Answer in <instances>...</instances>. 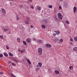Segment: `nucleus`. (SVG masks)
Masks as SVG:
<instances>
[{"instance_id":"nucleus-1","label":"nucleus","mask_w":77,"mask_h":77,"mask_svg":"<svg viewBox=\"0 0 77 77\" xmlns=\"http://www.w3.org/2000/svg\"><path fill=\"white\" fill-rule=\"evenodd\" d=\"M38 53L39 55H41L42 54V49L40 48L38 49Z\"/></svg>"},{"instance_id":"nucleus-2","label":"nucleus","mask_w":77,"mask_h":77,"mask_svg":"<svg viewBox=\"0 0 77 77\" xmlns=\"http://www.w3.org/2000/svg\"><path fill=\"white\" fill-rule=\"evenodd\" d=\"M57 16L58 18L60 19V20H62V19L63 18V16H62V14L60 13H58L57 14Z\"/></svg>"},{"instance_id":"nucleus-3","label":"nucleus","mask_w":77,"mask_h":77,"mask_svg":"<svg viewBox=\"0 0 77 77\" xmlns=\"http://www.w3.org/2000/svg\"><path fill=\"white\" fill-rule=\"evenodd\" d=\"M29 22H30V20H29V18H27L25 20V23L26 24H28Z\"/></svg>"},{"instance_id":"nucleus-4","label":"nucleus","mask_w":77,"mask_h":77,"mask_svg":"<svg viewBox=\"0 0 77 77\" xmlns=\"http://www.w3.org/2000/svg\"><path fill=\"white\" fill-rule=\"evenodd\" d=\"M42 63L41 62H38V64L37 65V67H40V68H41L42 67Z\"/></svg>"},{"instance_id":"nucleus-5","label":"nucleus","mask_w":77,"mask_h":77,"mask_svg":"<svg viewBox=\"0 0 77 77\" xmlns=\"http://www.w3.org/2000/svg\"><path fill=\"white\" fill-rule=\"evenodd\" d=\"M26 42H27L28 43H30V42H32V40H31V39L29 38H27L26 39Z\"/></svg>"},{"instance_id":"nucleus-6","label":"nucleus","mask_w":77,"mask_h":77,"mask_svg":"<svg viewBox=\"0 0 77 77\" xmlns=\"http://www.w3.org/2000/svg\"><path fill=\"white\" fill-rule=\"evenodd\" d=\"M45 47L47 48H50L51 47V45L50 44H47L45 45Z\"/></svg>"},{"instance_id":"nucleus-7","label":"nucleus","mask_w":77,"mask_h":77,"mask_svg":"<svg viewBox=\"0 0 77 77\" xmlns=\"http://www.w3.org/2000/svg\"><path fill=\"white\" fill-rule=\"evenodd\" d=\"M43 23L47 24L48 23V19H44L42 20Z\"/></svg>"},{"instance_id":"nucleus-8","label":"nucleus","mask_w":77,"mask_h":77,"mask_svg":"<svg viewBox=\"0 0 77 77\" xmlns=\"http://www.w3.org/2000/svg\"><path fill=\"white\" fill-rule=\"evenodd\" d=\"M54 32H56V34L57 35H59V34L60 33V31H59L58 30L57 31H55Z\"/></svg>"},{"instance_id":"nucleus-9","label":"nucleus","mask_w":77,"mask_h":77,"mask_svg":"<svg viewBox=\"0 0 77 77\" xmlns=\"http://www.w3.org/2000/svg\"><path fill=\"white\" fill-rule=\"evenodd\" d=\"M9 28L8 27H7L6 28H5V29L4 28V32H7V31H8V30H9Z\"/></svg>"},{"instance_id":"nucleus-10","label":"nucleus","mask_w":77,"mask_h":77,"mask_svg":"<svg viewBox=\"0 0 77 77\" xmlns=\"http://www.w3.org/2000/svg\"><path fill=\"white\" fill-rule=\"evenodd\" d=\"M1 11L4 14H5L6 13V11L4 8H2V9L1 10Z\"/></svg>"},{"instance_id":"nucleus-11","label":"nucleus","mask_w":77,"mask_h":77,"mask_svg":"<svg viewBox=\"0 0 77 77\" xmlns=\"http://www.w3.org/2000/svg\"><path fill=\"white\" fill-rule=\"evenodd\" d=\"M76 9H77V8H76V7H74L73 8V12L74 13H75V12H76Z\"/></svg>"},{"instance_id":"nucleus-12","label":"nucleus","mask_w":77,"mask_h":77,"mask_svg":"<svg viewBox=\"0 0 77 77\" xmlns=\"http://www.w3.org/2000/svg\"><path fill=\"white\" fill-rule=\"evenodd\" d=\"M4 55L6 57H8V53H4Z\"/></svg>"},{"instance_id":"nucleus-13","label":"nucleus","mask_w":77,"mask_h":77,"mask_svg":"<svg viewBox=\"0 0 77 77\" xmlns=\"http://www.w3.org/2000/svg\"><path fill=\"white\" fill-rule=\"evenodd\" d=\"M25 50L22 49V50H21L20 51V52L21 53H23L24 52H25Z\"/></svg>"},{"instance_id":"nucleus-14","label":"nucleus","mask_w":77,"mask_h":77,"mask_svg":"<svg viewBox=\"0 0 77 77\" xmlns=\"http://www.w3.org/2000/svg\"><path fill=\"white\" fill-rule=\"evenodd\" d=\"M37 8L38 10V11H40V10H41V7L37 6Z\"/></svg>"},{"instance_id":"nucleus-15","label":"nucleus","mask_w":77,"mask_h":77,"mask_svg":"<svg viewBox=\"0 0 77 77\" xmlns=\"http://www.w3.org/2000/svg\"><path fill=\"white\" fill-rule=\"evenodd\" d=\"M27 62H28V63H29V64L30 65L31 64V62H30V60H29L28 59H27Z\"/></svg>"},{"instance_id":"nucleus-16","label":"nucleus","mask_w":77,"mask_h":77,"mask_svg":"<svg viewBox=\"0 0 77 77\" xmlns=\"http://www.w3.org/2000/svg\"><path fill=\"white\" fill-rule=\"evenodd\" d=\"M55 72L56 74H59V71L57 70L55 71Z\"/></svg>"},{"instance_id":"nucleus-17","label":"nucleus","mask_w":77,"mask_h":77,"mask_svg":"<svg viewBox=\"0 0 77 77\" xmlns=\"http://www.w3.org/2000/svg\"><path fill=\"white\" fill-rule=\"evenodd\" d=\"M62 7L60 5L59 6V8H58V9L60 11L62 10Z\"/></svg>"},{"instance_id":"nucleus-18","label":"nucleus","mask_w":77,"mask_h":77,"mask_svg":"<svg viewBox=\"0 0 77 77\" xmlns=\"http://www.w3.org/2000/svg\"><path fill=\"white\" fill-rule=\"evenodd\" d=\"M73 50L74 51H77V47H75L74 48H73Z\"/></svg>"},{"instance_id":"nucleus-19","label":"nucleus","mask_w":77,"mask_h":77,"mask_svg":"<svg viewBox=\"0 0 77 77\" xmlns=\"http://www.w3.org/2000/svg\"><path fill=\"white\" fill-rule=\"evenodd\" d=\"M64 6L65 8H67L68 7V5L66 3H64Z\"/></svg>"},{"instance_id":"nucleus-20","label":"nucleus","mask_w":77,"mask_h":77,"mask_svg":"<svg viewBox=\"0 0 77 77\" xmlns=\"http://www.w3.org/2000/svg\"><path fill=\"white\" fill-rule=\"evenodd\" d=\"M42 27L43 29H45V25H42Z\"/></svg>"},{"instance_id":"nucleus-21","label":"nucleus","mask_w":77,"mask_h":77,"mask_svg":"<svg viewBox=\"0 0 77 77\" xmlns=\"http://www.w3.org/2000/svg\"><path fill=\"white\" fill-rule=\"evenodd\" d=\"M18 17H19L18 15H17L16 16L17 20V21H18V20H20V18H19Z\"/></svg>"},{"instance_id":"nucleus-22","label":"nucleus","mask_w":77,"mask_h":77,"mask_svg":"<svg viewBox=\"0 0 77 77\" xmlns=\"http://www.w3.org/2000/svg\"><path fill=\"white\" fill-rule=\"evenodd\" d=\"M38 43H41L42 42V41L41 40H38L37 41Z\"/></svg>"},{"instance_id":"nucleus-23","label":"nucleus","mask_w":77,"mask_h":77,"mask_svg":"<svg viewBox=\"0 0 77 77\" xmlns=\"http://www.w3.org/2000/svg\"><path fill=\"white\" fill-rule=\"evenodd\" d=\"M74 39L76 42H77V36H76L74 38Z\"/></svg>"},{"instance_id":"nucleus-24","label":"nucleus","mask_w":77,"mask_h":77,"mask_svg":"<svg viewBox=\"0 0 77 77\" xmlns=\"http://www.w3.org/2000/svg\"><path fill=\"white\" fill-rule=\"evenodd\" d=\"M9 54L10 56H14V55L11 52L9 53Z\"/></svg>"},{"instance_id":"nucleus-25","label":"nucleus","mask_w":77,"mask_h":77,"mask_svg":"<svg viewBox=\"0 0 77 77\" xmlns=\"http://www.w3.org/2000/svg\"><path fill=\"white\" fill-rule=\"evenodd\" d=\"M54 18L55 21H57V18L55 16L54 17Z\"/></svg>"},{"instance_id":"nucleus-26","label":"nucleus","mask_w":77,"mask_h":77,"mask_svg":"<svg viewBox=\"0 0 77 77\" xmlns=\"http://www.w3.org/2000/svg\"><path fill=\"white\" fill-rule=\"evenodd\" d=\"M23 43L24 44V45H27V43H26V42L23 41Z\"/></svg>"},{"instance_id":"nucleus-27","label":"nucleus","mask_w":77,"mask_h":77,"mask_svg":"<svg viewBox=\"0 0 77 77\" xmlns=\"http://www.w3.org/2000/svg\"><path fill=\"white\" fill-rule=\"evenodd\" d=\"M17 40L18 42H19L20 41V38H17Z\"/></svg>"},{"instance_id":"nucleus-28","label":"nucleus","mask_w":77,"mask_h":77,"mask_svg":"<svg viewBox=\"0 0 77 77\" xmlns=\"http://www.w3.org/2000/svg\"><path fill=\"white\" fill-rule=\"evenodd\" d=\"M73 66H70L69 67V68L70 69H73Z\"/></svg>"},{"instance_id":"nucleus-29","label":"nucleus","mask_w":77,"mask_h":77,"mask_svg":"<svg viewBox=\"0 0 77 77\" xmlns=\"http://www.w3.org/2000/svg\"><path fill=\"white\" fill-rule=\"evenodd\" d=\"M48 7L49 8H52L53 6L52 5H48Z\"/></svg>"},{"instance_id":"nucleus-30","label":"nucleus","mask_w":77,"mask_h":77,"mask_svg":"<svg viewBox=\"0 0 77 77\" xmlns=\"http://www.w3.org/2000/svg\"><path fill=\"white\" fill-rule=\"evenodd\" d=\"M18 59H17V58H15L14 59V61H15V62H17V61H18Z\"/></svg>"},{"instance_id":"nucleus-31","label":"nucleus","mask_w":77,"mask_h":77,"mask_svg":"<svg viewBox=\"0 0 77 77\" xmlns=\"http://www.w3.org/2000/svg\"><path fill=\"white\" fill-rule=\"evenodd\" d=\"M66 24H69V21L67 20H66Z\"/></svg>"},{"instance_id":"nucleus-32","label":"nucleus","mask_w":77,"mask_h":77,"mask_svg":"<svg viewBox=\"0 0 77 77\" xmlns=\"http://www.w3.org/2000/svg\"><path fill=\"white\" fill-rule=\"evenodd\" d=\"M60 42H63V39H62V38L60 40Z\"/></svg>"},{"instance_id":"nucleus-33","label":"nucleus","mask_w":77,"mask_h":77,"mask_svg":"<svg viewBox=\"0 0 77 77\" xmlns=\"http://www.w3.org/2000/svg\"><path fill=\"white\" fill-rule=\"evenodd\" d=\"M3 35H0V38H1V39H3Z\"/></svg>"},{"instance_id":"nucleus-34","label":"nucleus","mask_w":77,"mask_h":77,"mask_svg":"<svg viewBox=\"0 0 77 77\" xmlns=\"http://www.w3.org/2000/svg\"><path fill=\"white\" fill-rule=\"evenodd\" d=\"M33 41H36V38H33Z\"/></svg>"},{"instance_id":"nucleus-35","label":"nucleus","mask_w":77,"mask_h":77,"mask_svg":"<svg viewBox=\"0 0 77 77\" xmlns=\"http://www.w3.org/2000/svg\"><path fill=\"white\" fill-rule=\"evenodd\" d=\"M56 35V34H55V33H54L53 34V36H55Z\"/></svg>"},{"instance_id":"nucleus-36","label":"nucleus","mask_w":77,"mask_h":77,"mask_svg":"<svg viewBox=\"0 0 77 77\" xmlns=\"http://www.w3.org/2000/svg\"><path fill=\"white\" fill-rule=\"evenodd\" d=\"M6 48L7 49V50H9V47L7 46H6Z\"/></svg>"},{"instance_id":"nucleus-37","label":"nucleus","mask_w":77,"mask_h":77,"mask_svg":"<svg viewBox=\"0 0 77 77\" xmlns=\"http://www.w3.org/2000/svg\"><path fill=\"white\" fill-rule=\"evenodd\" d=\"M30 8H32V9H33V6H30Z\"/></svg>"},{"instance_id":"nucleus-38","label":"nucleus","mask_w":77,"mask_h":77,"mask_svg":"<svg viewBox=\"0 0 77 77\" xmlns=\"http://www.w3.org/2000/svg\"><path fill=\"white\" fill-rule=\"evenodd\" d=\"M3 57V54H0V57Z\"/></svg>"},{"instance_id":"nucleus-39","label":"nucleus","mask_w":77,"mask_h":77,"mask_svg":"<svg viewBox=\"0 0 77 77\" xmlns=\"http://www.w3.org/2000/svg\"><path fill=\"white\" fill-rule=\"evenodd\" d=\"M3 73L2 72H1L0 73V74L1 75H3Z\"/></svg>"},{"instance_id":"nucleus-40","label":"nucleus","mask_w":77,"mask_h":77,"mask_svg":"<svg viewBox=\"0 0 77 77\" xmlns=\"http://www.w3.org/2000/svg\"><path fill=\"white\" fill-rule=\"evenodd\" d=\"M30 27L31 28H33V26L32 25H31L30 26Z\"/></svg>"},{"instance_id":"nucleus-41","label":"nucleus","mask_w":77,"mask_h":77,"mask_svg":"<svg viewBox=\"0 0 77 77\" xmlns=\"http://www.w3.org/2000/svg\"><path fill=\"white\" fill-rule=\"evenodd\" d=\"M70 41H71L72 42L73 41V39L72 38H70Z\"/></svg>"},{"instance_id":"nucleus-42","label":"nucleus","mask_w":77,"mask_h":77,"mask_svg":"<svg viewBox=\"0 0 77 77\" xmlns=\"http://www.w3.org/2000/svg\"><path fill=\"white\" fill-rule=\"evenodd\" d=\"M39 69V68H37V69H36V71H38V69Z\"/></svg>"},{"instance_id":"nucleus-43","label":"nucleus","mask_w":77,"mask_h":77,"mask_svg":"<svg viewBox=\"0 0 77 77\" xmlns=\"http://www.w3.org/2000/svg\"><path fill=\"white\" fill-rule=\"evenodd\" d=\"M20 8H23V6L20 5Z\"/></svg>"},{"instance_id":"nucleus-44","label":"nucleus","mask_w":77,"mask_h":77,"mask_svg":"<svg viewBox=\"0 0 77 77\" xmlns=\"http://www.w3.org/2000/svg\"><path fill=\"white\" fill-rule=\"evenodd\" d=\"M18 51L19 52H20V49L18 50Z\"/></svg>"},{"instance_id":"nucleus-45","label":"nucleus","mask_w":77,"mask_h":77,"mask_svg":"<svg viewBox=\"0 0 77 77\" xmlns=\"http://www.w3.org/2000/svg\"><path fill=\"white\" fill-rule=\"evenodd\" d=\"M12 65H15V64L14 63H12Z\"/></svg>"},{"instance_id":"nucleus-46","label":"nucleus","mask_w":77,"mask_h":77,"mask_svg":"<svg viewBox=\"0 0 77 77\" xmlns=\"http://www.w3.org/2000/svg\"><path fill=\"white\" fill-rule=\"evenodd\" d=\"M8 1H12L13 0H8Z\"/></svg>"},{"instance_id":"nucleus-47","label":"nucleus","mask_w":77,"mask_h":77,"mask_svg":"<svg viewBox=\"0 0 77 77\" xmlns=\"http://www.w3.org/2000/svg\"><path fill=\"white\" fill-rule=\"evenodd\" d=\"M35 10H36V11H38V9H37V8H36Z\"/></svg>"},{"instance_id":"nucleus-48","label":"nucleus","mask_w":77,"mask_h":77,"mask_svg":"<svg viewBox=\"0 0 77 77\" xmlns=\"http://www.w3.org/2000/svg\"><path fill=\"white\" fill-rule=\"evenodd\" d=\"M60 2H62L63 0H60Z\"/></svg>"},{"instance_id":"nucleus-49","label":"nucleus","mask_w":77,"mask_h":77,"mask_svg":"<svg viewBox=\"0 0 77 77\" xmlns=\"http://www.w3.org/2000/svg\"><path fill=\"white\" fill-rule=\"evenodd\" d=\"M29 1L30 2H32V0H29Z\"/></svg>"},{"instance_id":"nucleus-50","label":"nucleus","mask_w":77,"mask_h":77,"mask_svg":"<svg viewBox=\"0 0 77 77\" xmlns=\"http://www.w3.org/2000/svg\"><path fill=\"white\" fill-rule=\"evenodd\" d=\"M76 12H77V7L76 8Z\"/></svg>"}]
</instances>
